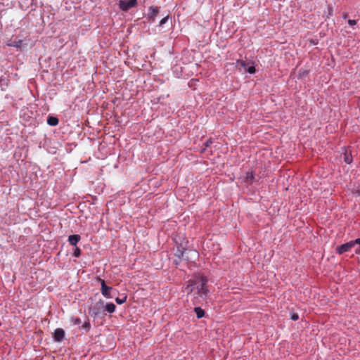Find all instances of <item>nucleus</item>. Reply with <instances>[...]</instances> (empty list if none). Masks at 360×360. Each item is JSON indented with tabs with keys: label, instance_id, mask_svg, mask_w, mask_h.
Segmentation results:
<instances>
[{
	"label": "nucleus",
	"instance_id": "obj_1",
	"mask_svg": "<svg viewBox=\"0 0 360 360\" xmlns=\"http://www.w3.org/2000/svg\"><path fill=\"white\" fill-rule=\"evenodd\" d=\"M208 279L202 275H195L192 278L188 281L185 286V292L188 296L194 300L195 302H200L205 300L208 294L207 283Z\"/></svg>",
	"mask_w": 360,
	"mask_h": 360
},
{
	"label": "nucleus",
	"instance_id": "obj_2",
	"mask_svg": "<svg viewBox=\"0 0 360 360\" xmlns=\"http://www.w3.org/2000/svg\"><path fill=\"white\" fill-rule=\"evenodd\" d=\"M173 240L176 246L181 247V249H187L188 241L184 238V234L177 233L173 237Z\"/></svg>",
	"mask_w": 360,
	"mask_h": 360
},
{
	"label": "nucleus",
	"instance_id": "obj_3",
	"mask_svg": "<svg viewBox=\"0 0 360 360\" xmlns=\"http://www.w3.org/2000/svg\"><path fill=\"white\" fill-rule=\"evenodd\" d=\"M137 5V0H120L119 7L123 11H127Z\"/></svg>",
	"mask_w": 360,
	"mask_h": 360
},
{
	"label": "nucleus",
	"instance_id": "obj_4",
	"mask_svg": "<svg viewBox=\"0 0 360 360\" xmlns=\"http://www.w3.org/2000/svg\"><path fill=\"white\" fill-rule=\"evenodd\" d=\"M355 245V240H351L348 243L342 244L337 248V251L340 255L345 253V252L350 250L352 247Z\"/></svg>",
	"mask_w": 360,
	"mask_h": 360
},
{
	"label": "nucleus",
	"instance_id": "obj_5",
	"mask_svg": "<svg viewBox=\"0 0 360 360\" xmlns=\"http://www.w3.org/2000/svg\"><path fill=\"white\" fill-rule=\"evenodd\" d=\"M176 247V252L174 253L175 257L178 258V260H175L174 262L177 265L179 264V262L184 257V255L185 254V250L187 249H181L179 246Z\"/></svg>",
	"mask_w": 360,
	"mask_h": 360
},
{
	"label": "nucleus",
	"instance_id": "obj_6",
	"mask_svg": "<svg viewBox=\"0 0 360 360\" xmlns=\"http://www.w3.org/2000/svg\"><path fill=\"white\" fill-rule=\"evenodd\" d=\"M65 336V331L62 328H57L54 332V339L57 342H60Z\"/></svg>",
	"mask_w": 360,
	"mask_h": 360
},
{
	"label": "nucleus",
	"instance_id": "obj_7",
	"mask_svg": "<svg viewBox=\"0 0 360 360\" xmlns=\"http://www.w3.org/2000/svg\"><path fill=\"white\" fill-rule=\"evenodd\" d=\"M80 240V236L79 235H71L68 238V241L72 245H76L77 243Z\"/></svg>",
	"mask_w": 360,
	"mask_h": 360
},
{
	"label": "nucleus",
	"instance_id": "obj_8",
	"mask_svg": "<svg viewBox=\"0 0 360 360\" xmlns=\"http://www.w3.org/2000/svg\"><path fill=\"white\" fill-rule=\"evenodd\" d=\"M58 122V119L56 117L49 116L47 119V123L51 126H56Z\"/></svg>",
	"mask_w": 360,
	"mask_h": 360
},
{
	"label": "nucleus",
	"instance_id": "obj_9",
	"mask_svg": "<svg viewBox=\"0 0 360 360\" xmlns=\"http://www.w3.org/2000/svg\"><path fill=\"white\" fill-rule=\"evenodd\" d=\"M101 307H103V303L98 302V303H96V304L94 307L90 309V311H91L92 314L94 315H98L99 313L98 309H100Z\"/></svg>",
	"mask_w": 360,
	"mask_h": 360
},
{
	"label": "nucleus",
	"instance_id": "obj_10",
	"mask_svg": "<svg viewBox=\"0 0 360 360\" xmlns=\"http://www.w3.org/2000/svg\"><path fill=\"white\" fill-rule=\"evenodd\" d=\"M22 44V40H18V41H11L10 42H8L7 44V45L9 46L20 48Z\"/></svg>",
	"mask_w": 360,
	"mask_h": 360
},
{
	"label": "nucleus",
	"instance_id": "obj_11",
	"mask_svg": "<svg viewBox=\"0 0 360 360\" xmlns=\"http://www.w3.org/2000/svg\"><path fill=\"white\" fill-rule=\"evenodd\" d=\"M194 311L198 319H200L205 316V311L200 307H195Z\"/></svg>",
	"mask_w": 360,
	"mask_h": 360
},
{
	"label": "nucleus",
	"instance_id": "obj_12",
	"mask_svg": "<svg viewBox=\"0 0 360 360\" xmlns=\"http://www.w3.org/2000/svg\"><path fill=\"white\" fill-rule=\"evenodd\" d=\"M344 161L347 164H350L352 162V157L350 153H349L347 151H345L344 153Z\"/></svg>",
	"mask_w": 360,
	"mask_h": 360
},
{
	"label": "nucleus",
	"instance_id": "obj_13",
	"mask_svg": "<svg viewBox=\"0 0 360 360\" xmlns=\"http://www.w3.org/2000/svg\"><path fill=\"white\" fill-rule=\"evenodd\" d=\"M149 10L151 17L153 18V20H154V18L158 14L159 9L158 7L151 6Z\"/></svg>",
	"mask_w": 360,
	"mask_h": 360
},
{
	"label": "nucleus",
	"instance_id": "obj_14",
	"mask_svg": "<svg viewBox=\"0 0 360 360\" xmlns=\"http://www.w3.org/2000/svg\"><path fill=\"white\" fill-rule=\"evenodd\" d=\"M112 289L111 287H108V286H106L105 288H101V292L102 294L107 297H110V290Z\"/></svg>",
	"mask_w": 360,
	"mask_h": 360
},
{
	"label": "nucleus",
	"instance_id": "obj_15",
	"mask_svg": "<svg viewBox=\"0 0 360 360\" xmlns=\"http://www.w3.org/2000/svg\"><path fill=\"white\" fill-rule=\"evenodd\" d=\"M105 307L109 313H112L115 310V305L113 303H108Z\"/></svg>",
	"mask_w": 360,
	"mask_h": 360
},
{
	"label": "nucleus",
	"instance_id": "obj_16",
	"mask_svg": "<svg viewBox=\"0 0 360 360\" xmlns=\"http://www.w3.org/2000/svg\"><path fill=\"white\" fill-rule=\"evenodd\" d=\"M254 179V175L252 172H247L245 174V181L248 183H251Z\"/></svg>",
	"mask_w": 360,
	"mask_h": 360
},
{
	"label": "nucleus",
	"instance_id": "obj_17",
	"mask_svg": "<svg viewBox=\"0 0 360 360\" xmlns=\"http://www.w3.org/2000/svg\"><path fill=\"white\" fill-rule=\"evenodd\" d=\"M236 65L237 66H240V68H245L246 67V63L245 61L243 60H238L236 61Z\"/></svg>",
	"mask_w": 360,
	"mask_h": 360
},
{
	"label": "nucleus",
	"instance_id": "obj_18",
	"mask_svg": "<svg viewBox=\"0 0 360 360\" xmlns=\"http://www.w3.org/2000/svg\"><path fill=\"white\" fill-rule=\"evenodd\" d=\"M355 245H359L358 248L355 250V252L357 255H360V238H357L355 240Z\"/></svg>",
	"mask_w": 360,
	"mask_h": 360
},
{
	"label": "nucleus",
	"instance_id": "obj_19",
	"mask_svg": "<svg viewBox=\"0 0 360 360\" xmlns=\"http://www.w3.org/2000/svg\"><path fill=\"white\" fill-rule=\"evenodd\" d=\"M127 300V296H124V297L122 298H119V297H117L115 299V301L117 304H123L124 302H125Z\"/></svg>",
	"mask_w": 360,
	"mask_h": 360
},
{
	"label": "nucleus",
	"instance_id": "obj_20",
	"mask_svg": "<svg viewBox=\"0 0 360 360\" xmlns=\"http://www.w3.org/2000/svg\"><path fill=\"white\" fill-rule=\"evenodd\" d=\"M81 255V250L79 248L76 247L74 251V256L76 257H79Z\"/></svg>",
	"mask_w": 360,
	"mask_h": 360
},
{
	"label": "nucleus",
	"instance_id": "obj_21",
	"mask_svg": "<svg viewBox=\"0 0 360 360\" xmlns=\"http://www.w3.org/2000/svg\"><path fill=\"white\" fill-rule=\"evenodd\" d=\"M255 71H256V70L254 66H250L246 70V72H248L250 74H254L255 72Z\"/></svg>",
	"mask_w": 360,
	"mask_h": 360
},
{
	"label": "nucleus",
	"instance_id": "obj_22",
	"mask_svg": "<svg viewBox=\"0 0 360 360\" xmlns=\"http://www.w3.org/2000/svg\"><path fill=\"white\" fill-rule=\"evenodd\" d=\"M72 321L75 325H79L81 323V320L79 318H72Z\"/></svg>",
	"mask_w": 360,
	"mask_h": 360
},
{
	"label": "nucleus",
	"instance_id": "obj_23",
	"mask_svg": "<svg viewBox=\"0 0 360 360\" xmlns=\"http://www.w3.org/2000/svg\"><path fill=\"white\" fill-rule=\"evenodd\" d=\"M168 18H169V16H166V17L163 18L160 21L159 25H160V26H162L165 23H166V22H167V20H168Z\"/></svg>",
	"mask_w": 360,
	"mask_h": 360
},
{
	"label": "nucleus",
	"instance_id": "obj_24",
	"mask_svg": "<svg viewBox=\"0 0 360 360\" xmlns=\"http://www.w3.org/2000/svg\"><path fill=\"white\" fill-rule=\"evenodd\" d=\"M98 281L101 282V288H105L107 285H105V281L100 278H98Z\"/></svg>",
	"mask_w": 360,
	"mask_h": 360
},
{
	"label": "nucleus",
	"instance_id": "obj_25",
	"mask_svg": "<svg viewBox=\"0 0 360 360\" xmlns=\"http://www.w3.org/2000/svg\"><path fill=\"white\" fill-rule=\"evenodd\" d=\"M348 24L350 25V26H353V25H355L356 24V22L355 20H348Z\"/></svg>",
	"mask_w": 360,
	"mask_h": 360
},
{
	"label": "nucleus",
	"instance_id": "obj_26",
	"mask_svg": "<svg viewBox=\"0 0 360 360\" xmlns=\"http://www.w3.org/2000/svg\"><path fill=\"white\" fill-rule=\"evenodd\" d=\"M212 143V141L211 139H208L205 141V147H209Z\"/></svg>",
	"mask_w": 360,
	"mask_h": 360
},
{
	"label": "nucleus",
	"instance_id": "obj_27",
	"mask_svg": "<svg viewBox=\"0 0 360 360\" xmlns=\"http://www.w3.org/2000/svg\"><path fill=\"white\" fill-rule=\"evenodd\" d=\"M291 319L293 321H297L299 319V316H298V315L297 314H292Z\"/></svg>",
	"mask_w": 360,
	"mask_h": 360
},
{
	"label": "nucleus",
	"instance_id": "obj_28",
	"mask_svg": "<svg viewBox=\"0 0 360 360\" xmlns=\"http://www.w3.org/2000/svg\"><path fill=\"white\" fill-rule=\"evenodd\" d=\"M190 253L193 255L194 257L197 256V252L193 251V250H188V252H186V254Z\"/></svg>",
	"mask_w": 360,
	"mask_h": 360
},
{
	"label": "nucleus",
	"instance_id": "obj_29",
	"mask_svg": "<svg viewBox=\"0 0 360 360\" xmlns=\"http://www.w3.org/2000/svg\"><path fill=\"white\" fill-rule=\"evenodd\" d=\"M89 326H90V323H89V322H88V321H87V322H85V323H84V325L82 326V327H83V328H89Z\"/></svg>",
	"mask_w": 360,
	"mask_h": 360
},
{
	"label": "nucleus",
	"instance_id": "obj_30",
	"mask_svg": "<svg viewBox=\"0 0 360 360\" xmlns=\"http://www.w3.org/2000/svg\"><path fill=\"white\" fill-rule=\"evenodd\" d=\"M355 194H356L357 195H360V189L356 190Z\"/></svg>",
	"mask_w": 360,
	"mask_h": 360
},
{
	"label": "nucleus",
	"instance_id": "obj_31",
	"mask_svg": "<svg viewBox=\"0 0 360 360\" xmlns=\"http://www.w3.org/2000/svg\"><path fill=\"white\" fill-rule=\"evenodd\" d=\"M347 14H345V15H344V18H347Z\"/></svg>",
	"mask_w": 360,
	"mask_h": 360
},
{
	"label": "nucleus",
	"instance_id": "obj_32",
	"mask_svg": "<svg viewBox=\"0 0 360 360\" xmlns=\"http://www.w3.org/2000/svg\"><path fill=\"white\" fill-rule=\"evenodd\" d=\"M1 82V79H0V82Z\"/></svg>",
	"mask_w": 360,
	"mask_h": 360
}]
</instances>
